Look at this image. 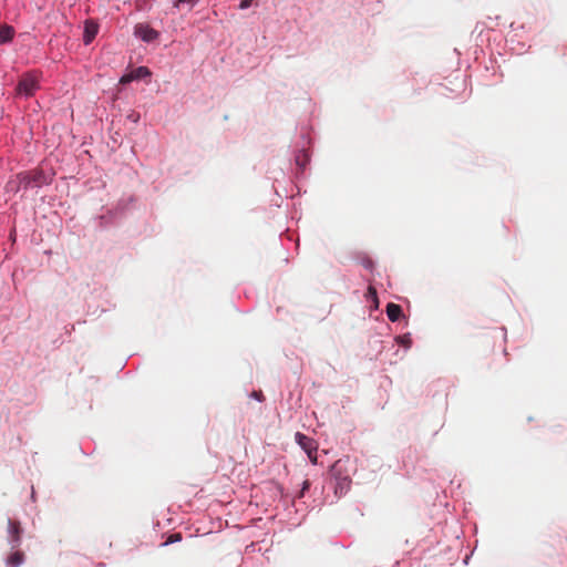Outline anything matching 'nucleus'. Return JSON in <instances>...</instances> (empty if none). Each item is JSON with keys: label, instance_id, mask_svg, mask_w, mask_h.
<instances>
[{"label": "nucleus", "instance_id": "f257e3e1", "mask_svg": "<svg viewBox=\"0 0 567 567\" xmlns=\"http://www.w3.org/2000/svg\"><path fill=\"white\" fill-rule=\"evenodd\" d=\"M39 89V75L37 72H29L21 76L17 85V94L23 96H32Z\"/></svg>", "mask_w": 567, "mask_h": 567}, {"label": "nucleus", "instance_id": "f03ea898", "mask_svg": "<svg viewBox=\"0 0 567 567\" xmlns=\"http://www.w3.org/2000/svg\"><path fill=\"white\" fill-rule=\"evenodd\" d=\"M296 442L307 453L310 461L313 464H316L317 463V450H318L317 442L313 439H311L300 432L296 433Z\"/></svg>", "mask_w": 567, "mask_h": 567}, {"label": "nucleus", "instance_id": "7ed1b4c3", "mask_svg": "<svg viewBox=\"0 0 567 567\" xmlns=\"http://www.w3.org/2000/svg\"><path fill=\"white\" fill-rule=\"evenodd\" d=\"M9 543L12 549H17L21 543L22 528L19 522L8 520Z\"/></svg>", "mask_w": 567, "mask_h": 567}, {"label": "nucleus", "instance_id": "20e7f679", "mask_svg": "<svg viewBox=\"0 0 567 567\" xmlns=\"http://www.w3.org/2000/svg\"><path fill=\"white\" fill-rule=\"evenodd\" d=\"M135 34L145 42H151L158 37V32L148 24L140 23L135 27Z\"/></svg>", "mask_w": 567, "mask_h": 567}, {"label": "nucleus", "instance_id": "39448f33", "mask_svg": "<svg viewBox=\"0 0 567 567\" xmlns=\"http://www.w3.org/2000/svg\"><path fill=\"white\" fill-rule=\"evenodd\" d=\"M24 177H27L28 187H39L45 183H48L47 177L44 176L42 171H30L23 172Z\"/></svg>", "mask_w": 567, "mask_h": 567}, {"label": "nucleus", "instance_id": "423d86ee", "mask_svg": "<svg viewBox=\"0 0 567 567\" xmlns=\"http://www.w3.org/2000/svg\"><path fill=\"white\" fill-rule=\"evenodd\" d=\"M28 183L29 182H27V177H24L23 173H20L7 183L6 189L8 192L18 193L21 188L27 189Z\"/></svg>", "mask_w": 567, "mask_h": 567}, {"label": "nucleus", "instance_id": "0eeeda50", "mask_svg": "<svg viewBox=\"0 0 567 567\" xmlns=\"http://www.w3.org/2000/svg\"><path fill=\"white\" fill-rule=\"evenodd\" d=\"M97 31H99L97 23H95L92 20L85 21L84 37H83L84 43L90 44L93 41V39L96 37Z\"/></svg>", "mask_w": 567, "mask_h": 567}, {"label": "nucleus", "instance_id": "6e6552de", "mask_svg": "<svg viewBox=\"0 0 567 567\" xmlns=\"http://www.w3.org/2000/svg\"><path fill=\"white\" fill-rule=\"evenodd\" d=\"M386 315L390 321L395 322L400 319L402 316V308L401 306L390 302L386 306Z\"/></svg>", "mask_w": 567, "mask_h": 567}, {"label": "nucleus", "instance_id": "1a4fd4ad", "mask_svg": "<svg viewBox=\"0 0 567 567\" xmlns=\"http://www.w3.org/2000/svg\"><path fill=\"white\" fill-rule=\"evenodd\" d=\"M14 29L8 24L0 28V44L8 43L13 39Z\"/></svg>", "mask_w": 567, "mask_h": 567}, {"label": "nucleus", "instance_id": "9d476101", "mask_svg": "<svg viewBox=\"0 0 567 567\" xmlns=\"http://www.w3.org/2000/svg\"><path fill=\"white\" fill-rule=\"evenodd\" d=\"M24 561V554L20 550L13 551L7 558V564L10 567H19Z\"/></svg>", "mask_w": 567, "mask_h": 567}, {"label": "nucleus", "instance_id": "9b49d317", "mask_svg": "<svg viewBox=\"0 0 567 567\" xmlns=\"http://www.w3.org/2000/svg\"><path fill=\"white\" fill-rule=\"evenodd\" d=\"M134 80H141L151 75V71L146 66H138L132 71Z\"/></svg>", "mask_w": 567, "mask_h": 567}, {"label": "nucleus", "instance_id": "f8f14e48", "mask_svg": "<svg viewBox=\"0 0 567 567\" xmlns=\"http://www.w3.org/2000/svg\"><path fill=\"white\" fill-rule=\"evenodd\" d=\"M198 0H176L174 2V7H179L181 4H186L188 7V10H192Z\"/></svg>", "mask_w": 567, "mask_h": 567}, {"label": "nucleus", "instance_id": "ddd939ff", "mask_svg": "<svg viewBox=\"0 0 567 567\" xmlns=\"http://www.w3.org/2000/svg\"><path fill=\"white\" fill-rule=\"evenodd\" d=\"M341 471H342V463H341V461H337V462L332 465V467H331V473H332V475H333L334 477H337V478H338V477L340 476V474H341Z\"/></svg>", "mask_w": 567, "mask_h": 567}, {"label": "nucleus", "instance_id": "4468645a", "mask_svg": "<svg viewBox=\"0 0 567 567\" xmlns=\"http://www.w3.org/2000/svg\"><path fill=\"white\" fill-rule=\"evenodd\" d=\"M181 540H182V534L181 533H174V534L168 536V538L166 539L164 545L173 544V543L181 542Z\"/></svg>", "mask_w": 567, "mask_h": 567}, {"label": "nucleus", "instance_id": "2eb2a0df", "mask_svg": "<svg viewBox=\"0 0 567 567\" xmlns=\"http://www.w3.org/2000/svg\"><path fill=\"white\" fill-rule=\"evenodd\" d=\"M132 81H134V76H133L132 72H130V73H127V74L123 75V76L120 79V83H121V84H126V83H130V82H132Z\"/></svg>", "mask_w": 567, "mask_h": 567}, {"label": "nucleus", "instance_id": "dca6fc26", "mask_svg": "<svg viewBox=\"0 0 567 567\" xmlns=\"http://www.w3.org/2000/svg\"><path fill=\"white\" fill-rule=\"evenodd\" d=\"M367 297H368V298H371L373 301H375V302H377V300H378V297H377V290H375L372 286H370V287L368 288Z\"/></svg>", "mask_w": 567, "mask_h": 567}, {"label": "nucleus", "instance_id": "f3484780", "mask_svg": "<svg viewBox=\"0 0 567 567\" xmlns=\"http://www.w3.org/2000/svg\"><path fill=\"white\" fill-rule=\"evenodd\" d=\"M252 0H241L239 3V9L245 10L248 9L251 6Z\"/></svg>", "mask_w": 567, "mask_h": 567}, {"label": "nucleus", "instance_id": "a211bd4d", "mask_svg": "<svg viewBox=\"0 0 567 567\" xmlns=\"http://www.w3.org/2000/svg\"><path fill=\"white\" fill-rule=\"evenodd\" d=\"M309 487H310V482H309L308 480H306V481L303 482V484H302V489H301V492H300V494H299V497H302V496H303V494H305V492H306L307 489H309Z\"/></svg>", "mask_w": 567, "mask_h": 567}, {"label": "nucleus", "instance_id": "6ab92c4d", "mask_svg": "<svg viewBox=\"0 0 567 567\" xmlns=\"http://www.w3.org/2000/svg\"><path fill=\"white\" fill-rule=\"evenodd\" d=\"M251 395H252L255 399H257L258 401H262V400H264V395H262V392H261V391H258V392H257V391H254V392L251 393Z\"/></svg>", "mask_w": 567, "mask_h": 567}]
</instances>
